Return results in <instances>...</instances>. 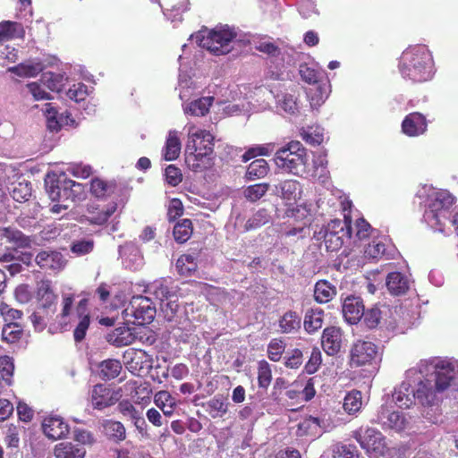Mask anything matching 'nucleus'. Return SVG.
Segmentation results:
<instances>
[{"instance_id":"obj_1","label":"nucleus","mask_w":458,"mask_h":458,"mask_svg":"<svg viewBox=\"0 0 458 458\" xmlns=\"http://www.w3.org/2000/svg\"><path fill=\"white\" fill-rule=\"evenodd\" d=\"M34 293L37 308L30 316V321L36 329L43 330L48 324L53 325V321H56L60 326L68 324L74 302L73 294H63L62 310L56 314L58 295L55 293L50 279L43 278L37 281Z\"/></svg>"},{"instance_id":"obj_2","label":"nucleus","mask_w":458,"mask_h":458,"mask_svg":"<svg viewBox=\"0 0 458 458\" xmlns=\"http://www.w3.org/2000/svg\"><path fill=\"white\" fill-rule=\"evenodd\" d=\"M399 70L404 79L414 83H421L433 76V59L429 51L423 46L409 47L403 52Z\"/></svg>"},{"instance_id":"obj_3","label":"nucleus","mask_w":458,"mask_h":458,"mask_svg":"<svg viewBox=\"0 0 458 458\" xmlns=\"http://www.w3.org/2000/svg\"><path fill=\"white\" fill-rule=\"evenodd\" d=\"M214 152V137L199 130L189 135L185 146V163L194 172H201L211 165Z\"/></svg>"},{"instance_id":"obj_4","label":"nucleus","mask_w":458,"mask_h":458,"mask_svg":"<svg viewBox=\"0 0 458 458\" xmlns=\"http://www.w3.org/2000/svg\"><path fill=\"white\" fill-rule=\"evenodd\" d=\"M46 191L54 202H75L84 199L85 186L67 178L64 173L48 174L45 179Z\"/></svg>"},{"instance_id":"obj_5","label":"nucleus","mask_w":458,"mask_h":458,"mask_svg":"<svg viewBox=\"0 0 458 458\" xmlns=\"http://www.w3.org/2000/svg\"><path fill=\"white\" fill-rule=\"evenodd\" d=\"M192 37L200 47L206 48L215 55H221L231 51L230 44L236 38V33L229 28H223L201 30Z\"/></svg>"},{"instance_id":"obj_6","label":"nucleus","mask_w":458,"mask_h":458,"mask_svg":"<svg viewBox=\"0 0 458 458\" xmlns=\"http://www.w3.org/2000/svg\"><path fill=\"white\" fill-rule=\"evenodd\" d=\"M306 159V148L298 140H291L278 148L274 156V162L278 168L293 174H299Z\"/></svg>"},{"instance_id":"obj_7","label":"nucleus","mask_w":458,"mask_h":458,"mask_svg":"<svg viewBox=\"0 0 458 458\" xmlns=\"http://www.w3.org/2000/svg\"><path fill=\"white\" fill-rule=\"evenodd\" d=\"M351 236L352 225L340 219L331 220L314 235L317 240L323 239L327 250L332 252L339 250Z\"/></svg>"},{"instance_id":"obj_8","label":"nucleus","mask_w":458,"mask_h":458,"mask_svg":"<svg viewBox=\"0 0 458 458\" xmlns=\"http://www.w3.org/2000/svg\"><path fill=\"white\" fill-rule=\"evenodd\" d=\"M379 346L372 341L359 339L350 349L349 365L351 368L370 367L379 360Z\"/></svg>"},{"instance_id":"obj_9","label":"nucleus","mask_w":458,"mask_h":458,"mask_svg":"<svg viewBox=\"0 0 458 458\" xmlns=\"http://www.w3.org/2000/svg\"><path fill=\"white\" fill-rule=\"evenodd\" d=\"M454 203V197L447 191L441 190L429 197L428 208L424 217L432 226L441 225L442 214L446 212Z\"/></svg>"},{"instance_id":"obj_10","label":"nucleus","mask_w":458,"mask_h":458,"mask_svg":"<svg viewBox=\"0 0 458 458\" xmlns=\"http://www.w3.org/2000/svg\"><path fill=\"white\" fill-rule=\"evenodd\" d=\"M126 317L134 318V323L138 325L150 324L156 316V307L152 301L142 295L133 296L124 310Z\"/></svg>"},{"instance_id":"obj_11","label":"nucleus","mask_w":458,"mask_h":458,"mask_svg":"<svg viewBox=\"0 0 458 458\" xmlns=\"http://www.w3.org/2000/svg\"><path fill=\"white\" fill-rule=\"evenodd\" d=\"M353 437L360 444V447L369 455L375 457L384 455L386 451V441L381 432L375 428H362L353 432Z\"/></svg>"},{"instance_id":"obj_12","label":"nucleus","mask_w":458,"mask_h":458,"mask_svg":"<svg viewBox=\"0 0 458 458\" xmlns=\"http://www.w3.org/2000/svg\"><path fill=\"white\" fill-rule=\"evenodd\" d=\"M122 397L121 388L114 389L104 384H97L90 392L93 409L102 411L114 405Z\"/></svg>"},{"instance_id":"obj_13","label":"nucleus","mask_w":458,"mask_h":458,"mask_svg":"<svg viewBox=\"0 0 458 458\" xmlns=\"http://www.w3.org/2000/svg\"><path fill=\"white\" fill-rule=\"evenodd\" d=\"M123 363L133 374H139L152 367V358L141 349L129 348L123 354Z\"/></svg>"},{"instance_id":"obj_14","label":"nucleus","mask_w":458,"mask_h":458,"mask_svg":"<svg viewBox=\"0 0 458 458\" xmlns=\"http://www.w3.org/2000/svg\"><path fill=\"white\" fill-rule=\"evenodd\" d=\"M75 316L79 322L73 331L75 342H81L90 325V311L89 309V293H84V297L77 303L75 307Z\"/></svg>"},{"instance_id":"obj_15","label":"nucleus","mask_w":458,"mask_h":458,"mask_svg":"<svg viewBox=\"0 0 458 458\" xmlns=\"http://www.w3.org/2000/svg\"><path fill=\"white\" fill-rule=\"evenodd\" d=\"M121 191V188L115 180H105L100 177H94L90 180L89 192L98 199L105 200Z\"/></svg>"},{"instance_id":"obj_16","label":"nucleus","mask_w":458,"mask_h":458,"mask_svg":"<svg viewBox=\"0 0 458 458\" xmlns=\"http://www.w3.org/2000/svg\"><path fill=\"white\" fill-rule=\"evenodd\" d=\"M44 434L52 440L65 437L69 434V425L64 420L57 415H50L44 419L42 423Z\"/></svg>"},{"instance_id":"obj_17","label":"nucleus","mask_w":458,"mask_h":458,"mask_svg":"<svg viewBox=\"0 0 458 458\" xmlns=\"http://www.w3.org/2000/svg\"><path fill=\"white\" fill-rule=\"evenodd\" d=\"M343 344V331L338 327H327L321 335V345L325 352L329 356L336 355Z\"/></svg>"},{"instance_id":"obj_18","label":"nucleus","mask_w":458,"mask_h":458,"mask_svg":"<svg viewBox=\"0 0 458 458\" xmlns=\"http://www.w3.org/2000/svg\"><path fill=\"white\" fill-rule=\"evenodd\" d=\"M427 128V119L419 112L410 113L402 122V131L408 137H418L425 133Z\"/></svg>"},{"instance_id":"obj_19","label":"nucleus","mask_w":458,"mask_h":458,"mask_svg":"<svg viewBox=\"0 0 458 458\" xmlns=\"http://www.w3.org/2000/svg\"><path fill=\"white\" fill-rule=\"evenodd\" d=\"M364 310L362 299L353 295L346 297L342 307L344 318L350 325H355L361 320Z\"/></svg>"},{"instance_id":"obj_20","label":"nucleus","mask_w":458,"mask_h":458,"mask_svg":"<svg viewBox=\"0 0 458 458\" xmlns=\"http://www.w3.org/2000/svg\"><path fill=\"white\" fill-rule=\"evenodd\" d=\"M456 371L451 363L446 361H438L435 365V386L438 392L445 391L455 378Z\"/></svg>"},{"instance_id":"obj_21","label":"nucleus","mask_w":458,"mask_h":458,"mask_svg":"<svg viewBox=\"0 0 458 458\" xmlns=\"http://www.w3.org/2000/svg\"><path fill=\"white\" fill-rule=\"evenodd\" d=\"M35 261L40 268L45 270H60L64 267V256L58 251L42 250L35 258Z\"/></svg>"},{"instance_id":"obj_22","label":"nucleus","mask_w":458,"mask_h":458,"mask_svg":"<svg viewBox=\"0 0 458 458\" xmlns=\"http://www.w3.org/2000/svg\"><path fill=\"white\" fill-rule=\"evenodd\" d=\"M375 422L381 424L384 428H387L401 431L404 428L405 418L402 412H390L388 410L382 408Z\"/></svg>"},{"instance_id":"obj_23","label":"nucleus","mask_w":458,"mask_h":458,"mask_svg":"<svg viewBox=\"0 0 458 458\" xmlns=\"http://www.w3.org/2000/svg\"><path fill=\"white\" fill-rule=\"evenodd\" d=\"M106 339L115 347H123L133 344L136 340V335L133 329L128 327H119L108 333Z\"/></svg>"},{"instance_id":"obj_24","label":"nucleus","mask_w":458,"mask_h":458,"mask_svg":"<svg viewBox=\"0 0 458 458\" xmlns=\"http://www.w3.org/2000/svg\"><path fill=\"white\" fill-rule=\"evenodd\" d=\"M102 432L111 441L120 443L126 438V428L118 420L106 419L101 422Z\"/></svg>"},{"instance_id":"obj_25","label":"nucleus","mask_w":458,"mask_h":458,"mask_svg":"<svg viewBox=\"0 0 458 458\" xmlns=\"http://www.w3.org/2000/svg\"><path fill=\"white\" fill-rule=\"evenodd\" d=\"M301 317L294 310H287L278 320L279 331L282 334H293L301 329Z\"/></svg>"},{"instance_id":"obj_26","label":"nucleus","mask_w":458,"mask_h":458,"mask_svg":"<svg viewBox=\"0 0 458 458\" xmlns=\"http://www.w3.org/2000/svg\"><path fill=\"white\" fill-rule=\"evenodd\" d=\"M54 454L55 458H84L86 449L79 444L62 442L55 446Z\"/></svg>"},{"instance_id":"obj_27","label":"nucleus","mask_w":458,"mask_h":458,"mask_svg":"<svg viewBox=\"0 0 458 458\" xmlns=\"http://www.w3.org/2000/svg\"><path fill=\"white\" fill-rule=\"evenodd\" d=\"M25 30L21 23L11 21L0 22V42L12 40L13 38H23Z\"/></svg>"},{"instance_id":"obj_28","label":"nucleus","mask_w":458,"mask_h":458,"mask_svg":"<svg viewBox=\"0 0 458 458\" xmlns=\"http://www.w3.org/2000/svg\"><path fill=\"white\" fill-rule=\"evenodd\" d=\"M116 209L117 203L115 202H112L107 207L101 209L98 207H91L88 209L89 216L87 220L91 225H102L108 221Z\"/></svg>"},{"instance_id":"obj_29","label":"nucleus","mask_w":458,"mask_h":458,"mask_svg":"<svg viewBox=\"0 0 458 458\" xmlns=\"http://www.w3.org/2000/svg\"><path fill=\"white\" fill-rule=\"evenodd\" d=\"M386 287L393 295H401L409 289V283L401 272L395 271L387 275Z\"/></svg>"},{"instance_id":"obj_30","label":"nucleus","mask_w":458,"mask_h":458,"mask_svg":"<svg viewBox=\"0 0 458 458\" xmlns=\"http://www.w3.org/2000/svg\"><path fill=\"white\" fill-rule=\"evenodd\" d=\"M324 322V310L320 308L308 310L304 316L303 327L307 333L313 334L320 329Z\"/></svg>"},{"instance_id":"obj_31","label":"nucleus","mask_w":458,"mask_h":458,"mask_svg":"<svg viewBox=\"0 0 458 458\" xmlns=\"http://www.w3.org/2000/svg\"><path fill=\"white\" fill-rule=\"evenodd\" d=\"M336 288L327 280H319L314 287V299L318 303H327L336 295Z\"/></svg>"},{"instance_id":"obj_32","label":"nucleus","mask_w":458,"mask_h":458,"mask_svg":"<svg viewBox=\"0 0 458 458\" xmlns=\"http://www.w3.org/2000/svg\"><path fill=\"white\" fill-rule=\"evenodd\" d=\"M98 369L100 378L108 381L116 378L120 375L123 366L118 360L107 359L99 363Z\"/></svg>"},{"instance_id":"obj_33","label":"nucleus","mask_w":458,"mask_h":458,"mask_svg":"<svg viewBox=\"0 0 458 458\" xmlns=\"http://www.w3.org/2000/svg\"><path fill=\"white\" fill-rule=\"evenodd\" d=\"M181 146L177 132L174 131H169L164 149V158L166 161L177 159L181 152Z\"/></svg>"},{"instance_id":"obj_34","label":"nucleus","mask_w":458,"mask_h":458,"mask_svg":"<svg viewBox=\"0 0 458 458\" xmlns=\"http://www.w3.org/2000/svg\"><path fill=\"white\" fill-rule=\"evenodd\" d=\"M276 191L284 199H295L300 192V183L296 180H284L276 185Z\"/></svg>"},{"instance_id":"obj_35","label":"nucleus","mask_w":458,"mask_h":458,"mask_svg":"<svg viewBox=\"0 0 458 458\" xmlns=\"http://www.w3.org/2000/svg\"><path fill=\"white\" fill-rule=\"evenodd\" d=\"M429 386V381H420L416 390L412 392L413 398L422 405H431L435 400V391Z\"/></svg>"},{"instance_id":"obj_36","label":"nucleus","mask_w":458,"mask_h":458,"mask_svg":"<svg viewBox=\"0 0 458 458\" xmlns=\"http://www.w3.org/2000/svg\"><path fill=\"white\" fill-rule=\"evenodd\" d=\"M193 233L192 222L191 219L185 218L179 221L174 227V237L176 242H186Z\"/></svg>"},{"instance_id":"obj_37","label":"nucleus","mask_w":458,"mask_h":458,"mask_svg":"<svg viewBox=\"0 0 458 458\" xmlns=\"http://www.w3.org/2000/svg\"><path fill=\"white\" fill-rule=\"evenodd\" d=\"M197 268L196 258L191 254H182L176 261V269L181 276H190Z\"/></svg>"},{"instance_id":"obj_38","label":"nucleus","mask_w":458,"mask_h":458,"mask_svg":"<svg viewBox=\"0 0 458 458\" xmlns=\"http://www.w3.org/2000/svg\"><path fill=\"white\" fill-rule=\"evenodd\" d=\"M269 171L267 162L263 159H256L252 161L246 171V178L248 180H256L265 177Z\"/></svg>"},{"instance_id":"obj_39","label":"nucleus","mask_w":458,"mask_h":458,"mask_svg":"<svg viewBox=\"0 0 458 458\" xmlns=\"http://www.w3.org/2000/svg\"><path fill=\"white\" fill-rule=\"evenodd\" d=\"M362 405V396L359 390H352L346 394L343 408L348 414H354L358 412Z\"/></svg>"},{"instance_id":"obj_40","label":"nucleus","mask_w":458,"mask_h":458,"mask_svg":"<svg viewBox=\"0 0 458 458\" xmlns=\"http://www.w3.org/2000/svg\"><path fill=\"white\" fill-rule=\"evenodd\" d=\"M1 335L2 340L7 344L17 343L23 335L22 327L16 322L7 323L4 326Z\"/></svg>"},{"instance_id":"obj_41","label":"nucleus","mask_w":458,"mask_h":458,"mask_svg":"<svg viewBox=\"0 0 458 458\" xmlns=\"http://www.w3.org/2000/svg\"><path fill=\"white\" fill-rule=\"evenodd\" d=\"M270 215L265 208L259 209L254 213L245 223L244 230L253 231L260 228L261 226L270 222Z\"/></svg>"},{"instance_id":"obj_42","label":"nucleus","mask_w":458,"mask_h":458,"mask_svg":"<svg viewBox=\"0 0 458 458\" xmlns=\"http://www.w3.org/2000/svg\"><path fill=\"white\" fill-rule=\"evenodd\" d=\"M213 103V98L206 97L198 98L190 103L186 113L194 116H204L208 113Z\"/></svg>"},{"instance_id":"obj_43","label":"nucleus","mask_w":458,"mask_h":458,"mask_svg":"<svg viewBox=\"0 0 458 458\" xmlns=\"http://www.w3.org/2000/svg\"><path fill=\"white\" fill-rule=\"evenodd\" d=\"M272 381V369L270 364L261 360L258 362V386L267 390Z\"/></svg>"},{"instance_id":"obj_44","label":"nucleus","mask_w":458,"mask_h":458,"mask_svg":"<svg viewBox=\"0 0 458 458\" xmlns=\"http://www.w3.org/2000/svg\"><path fill=\"white\" fill-rule=\"evenodd\" d=\"M13 359L7 355L0 356V377L7 386L13 385Z\"/></svg>"},{"instance_id":"obj_45","label":"nucleus","mask_w":458,"mask_h":458,"mask_svg":"<svg viewBox=\"0 0 458 458\" xmlns=\"http://www.w3.org/2000/svg\"><path fill=\"white\" fill-rule=\"evenodd\" d=\"M300 136L311 146H318L324 140V135L318 127L301 128Z\"/></svg>"},{"instance_id":"obj_46","label":"nucleus","mask_w":458,"mask_h":458,"mask_svg":"<svg viewBox=\"0 0 458 458\" xmlns=\"http://www.w3.org/2000/svg\"><path fill=\"white\" fill-rule=\"evenodd\" d=\"M4 237L17 248H27L31 244L30 238L19 230L7 228L4 232Z\"/></svg>"},{"instance_id":"obj_47","label":"nucleus","mask_w":458,"mask_h":458,"mask_svg":"<svg viewBox=\"0 0 458 458\" xmlns=\"http://www.w3.org/2000/svg\"><path fill=\"white\" fill-rule=\"evenodd\" d=\"M319 427V420L318 418L310 416L305 418L297 426L296 435L303 437L307 435H315Z\"/></svg>"},{"instance_id":"obj_48","label":"nucleus","mask_w":458,"mask_h":458,"mask_svg":"<svg viewBox=\"0 0 458 458\" xmlns=\"http://www.w3.org/2000/svg\"><path fill=\"white\" fill-rule=\"evenodd\" d=\"M381 318V310L377 307H373L367 310H364V313L361 318L362 323L369 329L377 328L380 324Z\"/></svg>"},{"instance_id":"obj_49","label":"nucleus","mask_w":458,"mask_h":458,"mask_svg":"<svg viewBox=\"0 0 458 458\" xmlns=\"http://www.w3.org/2000/svg\"><path fill=\"white\" fill-rule=\"evenodd\" d=\"M285 350V343L281 338L272 339L267 345V357L272 361H279Z\"/></svg>"},{"instance_id":"obj_50","label":"nucleus","mask_w":458,"mask_h":458,"mask_svg":"<svg viewBox=\"0 0 458 458\" xmlns=\"http://www.w3.org/2000/svg\"><path fill=\"white\" fill-rule=\"evenodd\" d=\"M227 410V404L220 397H214L207 403V411L213 419L222 417Z\"/></svg>"},{"instance_id":"obj_51","label":"nucleus","mask_w":458,"mask_h":458,"mask_svg":"<svg viewBox=\"0 0 458 458\" xmlns=\"http://www.w3.org/2000/svg\"><path fill=\"white\" fill-rule=\"evenodd\" d=\"M64 76L55 72H45L42 75L41 81L47 86L51 91L60 92L64 86L63 84Z\"/></svg>"},{"instance_id":"obj_52","label":"nucleus","mask_w":458,"mask_h":458,"mask_svg":"<svg viewBox=\"0 0 458 458\" xmlns=\"http://www.w3.org/2000/svg\"><path fill=\"white\" fill-rule=\"evenodd\" d=\"M164 13H183L188 8V0H157Z\"/></svg>"},{"instance_id":"obj_53","label":"nucleus","mask_w":458,"mask_h":458,"mask_svg":"<svg viewBox=\"0 0 458 458\" xmlns=\"http://www.w3.org/2000/svg\"><path fill=\"white\" fill-rule=\"evenodd\" d=\"M32 189L30 183L19 182L12 191L13 199L20 203L25 202L31 197Z\"/></svg>"},{"instance_id":"obj_54","label":"nucleus","mask_w":458,"mask_h":458,"mask_svg":"<svg viewBox=\"0 0 458 458\" xmlns=\"http://www.w3.org/2000/svg\"><path fill=\"white\" fill-rule=\"evenodd\" d=\"M279 106L289 114L294 115L300 112V103L292 94H284L279 101Z\"/></svg>"},{"instance_id":"obj_55","label":"nucleus","mask_w":458,"mask_h":458,"mask_svg":"<svg viewBox=\"0 0 458 458\" xmlns=\"http://www.w3.org/2000/svg\"><path fill=\"white\" fill-rule=\"evenodd\" d=\"M269 185L267 183H257L249 186L245 191V197L250 201L255 202L260 199L268 191Z\"/></svg>"},{"instance_id":"obj_56","label":"nucleus","mask_w":458,"mask_h":458,"mask_svg":"<svg viewBox=\"0 0 458 458\" xmlns=\"http://www.w3.org/2000/svg\"><path fill=\"white\" fill-rule=\"evenodd\" d=\"M322 364V353L318 347L312 349L309 360L304 366L306 373L311 375L316 373Z\"/></svg>"},{"instance_id":"obj_57","label":"nucleus","mask_w":458,"mask_h":458,"mask_svg":"<svg viewBox=\"0 0 458 458\" xmlns=\"http://www.w3.org/2000/svg\"><path fill=\"white\" fill-rule=\"evenodd\" d=\"M153 293L160 301H167L173 294L172 288L165 280L157 281L152 285Z\"/></svg>"},{"instance_id":"obj_58","label":"nucleus","mask_w":458,"mask_h":458,"mask_svg":"<svg viewBox=\"0 0 458 458\" xmlns=\"http://www.w3.org/2000/svg\"><path fill=\"white\" fill-rule=\"evenodd\" d=\"M303 363V353L302 352L295 348L292 350L284 357V366L288 369H299Z\"/></svg>"},{"instance_id":"obj_59","label":"nucleus","mask_w":458,"mask_h":458,"mask_svg":"<svg viewBox=\"0 0 458 458\" xmlns=\"http://www.w3.org/2000/svg\"><path fill=\"white\" fill-rule=\"evenodd\" d=\"M88 96V87L83 83L73 84L67 91V97L79 103L86 99Z\"/></svg>"},{"instance_id":"obj_60","label":"nucleus","mask_w":458,"mask_h":458,"mask_svg":"<svg viewBox=\"0 0 458 458\" xmlns=\"http://www.w3.org/2000/svg\"><path fill=\"white\" fill-rule=\"evenodd\" d=\"M165 176L166 182L173 187L177 186L182 181V174L181 169L174 165H169L165 168Z\"/></svg>"},{"instance_id":"obj_61","label":"nucleus","mask_w":458,"mask_h":458,"mask_svg":"<svg viewBox=\"0 0 458 458\" xmlns=\"http://www.w3.org/2000/svg\"><path fill=\"white\" fill-rule=\"evenodd\" d=\"M183 214V206L179 199H172L169 202L167 209V219L170 222L175 221Z\"/></svg>"},{"instance_id":"obj_62","label":"nucleus","mask_w":458,"mask_h":458,"mask_svg":"<svg viewBox=\"0 0 458 458\" xmlns=\"http://www.w3.org/2000/svg\"><path fill=\"white\" fill-rule=\"evenodd\" d=\"M355 227L356 237L359 240L368 239L373 232V228L364 218H359L355 223Z\"/></svg>"},{"instance_id":"obj_63","label":"nucleus","mask_w":458,"mask_h":458,"mask_svg":"<svg viewBox=\"0 0 458 458\" xmlns=\"http://www.w3.org/2000/svg\"><path fill=\"white\" fill-rule=\"evenodd\" d=\"M94 242L92 240L77 241L71 246L72 252L78 255H85L92 251Z\"/></svg>"},{"instance_id":"obj_64","label":"nucleus","mask_w":458,"mask_h":458,"mask_svg":"<svg viewBox=\"0 0 458 458\" xmlns=\"http://www.w3.org/2000/svg\"><path fill=\"white\" fill-rule=\"evenodd\" d=\"M386 251V247L383 242H373L369 243L365 249V255L370 259H378L384 255Z\"/></svg>"}]
</instances>
